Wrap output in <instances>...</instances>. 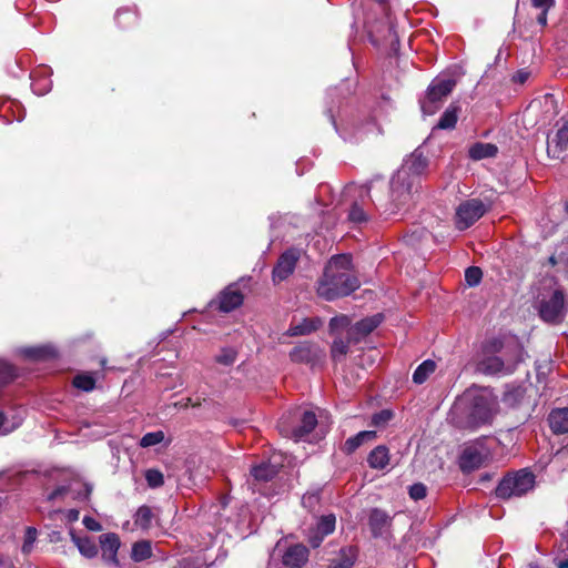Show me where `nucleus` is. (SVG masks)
Wrapping results in <instances>:
<instances>
[{
    "instance_id": "nucleus-3",
    "label": "nucleus",
    "mask_w": 568,
    "mask_h": 568,
    "mask_svg": "<svg viewBox=\"0 0 568 568\" xmlns=\"http://www.w3.org/2000/svg\"><path fill=\"white\" fill-rule=\"evenodd\" d=\"M493 402L483 395L464 397L456 403L450 412V419L462 429L475 430L491 422Z\"/></svg>"
},
{
    "instance_id": "nucleus-14",
    "label": "nucleus",
    "mask_w": 568,
    "mask_h": 568,
    "mask_svg": "<svg viewBox=\"0 0 568 568\" xmlns=\"http://www.w3.org/2000/svg\"><path fill=\"white\" fill-rule=\"evenodd\" d=\"M555 134L549 138L547 152L551 158L560 159L568 152V121L558 122Z\"/></svg>"
},
{
    "instance_id": "nucleus-19",
    "label": "nucleus",
    "mask_w": 568,
    "mask_h": 568,
    "mask_svg": "<svg viewBox=\"0 0 568 568\" xmlns=\"http://www.w3.org/2000/svg\"><path fill=\"white\" fill-rule=\"evenodd\" d=\"M243 303V294L235 286L226 287L219 297V307L223 312H231Z\"/></svg>"
},
{
    "instance_id": "nucleus-44",
    "label": "nucleus",
    "mask_w": 568,
    "mask_h": 568,
    "mask_svg": "<svg viewBox=\"0 0 568 568\" xmlns=\"http://www.w3.org/2000/svg\"><path fill=\"white\" fill-rule=\"evenodd\" d=\"M408 494L413 500L417 501V500L424 499L426 497L427 488L424 484L416 483L409 487Z\"/></svg>"
},
{
    "instance_id": "nucleus-47",
    "label": "nucleus",
    "mask_w": 568,
    "mask_h": 568,
    "mask_svg": "<svg viewBox=\"0 0 568 568\" xmlns=\"http://www.w3.org/2000/svg\"><path fill=\"white\" fill-rule=\"evenodd\" d=\"M349 318L346 315H341L333 317L329 322L331 328L335 329L337 327H346L349 325Z\"/></svg>"
},
{
    "instance_id": "nucleus-39",
    "label": "nucleus",
    "mask_w": 568,
    "mask_h": 568,
    "mask_svg": "<svg viewBox=\"0 0 568 568\" xmlns=\"http://www.w3.org/2000/svg\"><path fill=\"white\" fill-rule=\"evenodd\" d=\"M14 376V368L6 361L0 359V385L9 383Z\"/></svg>"
},
{
    "instance_id": "nucleus-52",
    "label": "nucleus",
    "mask_w": 568,
    "mask_h": 568,
    "mask_svg": "<svg viewBox=\"0 0 568 568\" xmlns=\"http://www.w3.org/2000/svg\"><path fill=\"white\" fill-rule=\"evenodd\" d=\"M123 14H129L132 18H134V14L131 13L129 10H119L118 13H116V19H120V17L123 16Z\"/></svg>"
},
{
    "instance_id": "nucleus-7",
    "label": "nucleus",
    "mask_w": 568,
    "mask_h": 568,
    "mask_svg": "<svg viewBox=\"0 0 568 568\" xmlns=\"http://www.w3.org/2000/svg\"><path fill=\"white\" fill-rule=\"evenodd\" d=\"M501 349V342L493 339L483 346L479 358L477 359V371L487 374H509L515 368V363L505 361L497 356L496 353Z\"/></svg>"
},
{
    "instance_id": "nucleus-17",
    "label": "nucleus",
    "mask_w": 568,
    "mask_h": 568,
    "mask_svg": "<svg viewBox=\"0 0 568 568\" xmlns=\"http://www.w3.org/2000/svg\"><path fill=\"white\" fill-rule=\"evenodd\" d=\"M392 518L378 508L372 509L368 525L374 537L384 536L390 527Z\"/></svg>"
},
{
    "instance_id": "nucleus-23",
    "label": "nucleus",
    "mask_w": 568,
    "mask_h": 568,
    "mask_svg": "<svg viewBox=\"0 0 568 568\" xmlns=\"http://www.w3.org/2000/svg\"><path fill=\"white\" fill-rule=\"evenodd\" d=\"M278 473V466L275 463L263 462L251 469V474L257 481H268Z\"/></svg>"
},
{
    "instance_id": "nucleus-24",
    "label": "nucleus",
    "mask_w": 568,
    "mask_h": 568,
    "mask_svg": "<svg viewBox=\"0 0 568 568\" xmlns=\"http://www.w3.org/2000/svg\"><path fill=\"white\" fill-rule=\"evenodd\" d=\"M497 152L498 149L495 144L478 142L469 148L468 154L470 159L479 161L483 159L494 158Z\"/></svg>"
},
{
    "instance_id": "nucleus-43",
    "label": "nucleus",
    "mask_w": 568,
    "mask_h": 568,
    "mask_svg": "<svg viewBox=\"0 0 568 568\" xmlns=\"http://www.w3.org/2000/svg\"><path fill=\"white\" fill-rule=\"evenodd\" d=\"M348 352V344L343 339L334 341L332 345V356L334 359L344 357Z\"/></svg>"
},
{
    "instance_id": "nucleus-56",
    "label": "nucleus",
    "mask_w": 568,
    "mask_h": 568,
    "mask_svg": "<svg viewBox=\"0 0 568 568\" xmlns=\"http://www.w3.org/2000/svg\"><path fill=\"white\" fill-rule=\"evenodd\" d=\"M565 210H566V212L568 213V201H567V202H566V204H565Z\"/></svg>"
},
{
    "instance_id": "nucleus-41",
    "label": "nucleus",
    "mask_w": 568,
    "mask_h": 568,
    "mask_svg": "<svg viewBox=\"0 0 568 568\" xmlns=\"http://www.w3.org/2000/svg\"><path fill=\"white\" fill-rule=\"evenodd\" d=\"M235 358L236 352L233 348H223L219 355H216V362L225 366L232 365Z\"/></svg>"
},
{
    "instance_id": "nucleus-13",
    "label": "nucleus",
    "mask_w": 568,
    "mask_h": 568,
    "mask_svg": "<svg viewBox=\"0 0 568 568\" xmlns=\"http://www.w3.org/2000/svg\"><path fill=\"white\" fill-rule=\"evenodd\" d=\"M336 517L333 514L318 518L316 526L308 529L307 540L313 548L320 547L323 539L335 530Z\"/></svg>"
},
{
    "instance_id": "nucleus-10",
    "label": "nucleus",
    "mask_w": 568,
    "mask_h": 568,
    "mask_svg": "<svg viewBox=\"0 0 568 568\" xmlns=\"http://www.w3.org/2000/svg\"><path fill=\"white\" fill-rule=\"evenodd\" d=\"M371 189L366 185H349L346 189L347 195L358 196L359 201H354L351 206L348 219L353 223H363L368 220L367 201L369 197Z\"/></svg>"
},
{
    "instance_id": "nucleus-46",
    "label": "nucleus",
    "mask_w": 568,
    "mask_h": 568,
    "mask_svg": "<svg viewBox=\"0 0 568 568\" xmlns=\"http://www.w3.org/2000/svg\"><path fill=\"white\" fill-rule=\"evenodd\" d=\"M555 0H531V6L540 11H549L555 6Z\"/></svg>"
},
{
    "instance_id": "nucleus-42",
    "label": "nucleus",
    "mask_w": 568,
    "mask_h": 568,
    "mask_svg": "<svg viewBox=\"0 0 568 568\" xmlns=\"http://www.w3.org/2000/svg\"><path fill=\"white\" fill-rule=\"evenodd\" d=\"M393 418V412L389 409L381 410L372 418V424L376 427H384Z\"/></svg>"
},
{
    "instance_id": "nucleus-55",
    "label": "nucleus",
    "mask_w": 568,
    "mask_h": 568,
    "mask_svg": "<svg viewBox=\"0 0 568 568\" xmlns=\"http://www.w3.org/2000/svg\"><path fill=\"white\" fill-rule=\"evenodd\" d=\"M529 568H540V567L536 564H530Z\"/></svg>"
},
{
    "instance_id": "nucleus-28",
    "label": "nucleus",
    "mask_w": 568,
    "mask_h": 568,
    "mask_svg": "<svg viewBox=\"0 0 568 568\" xmlns=\"http://www.w3.org/2000/svg\"><path fill=\"white\" fill-rule=\"evenodd\" d=\"M554 560L558 568H568V529L561 534L560 540L556 544Z\"/></svg>"
},
{
    "instance_id": "nucleus-34",
    "label": "nucleus",
    "mask_w": 568,
    "mask_h": 568,
    "mask_svg": "<svg viewBox=\"0 0 568 568\" xmlns=\"http://www.w3.org/2000/svg\"><path fill=\"white\" fill-rule=\"evenodd\" d=\"M153 514L150 507L141 506L134 515V524L142 529L151 526Z\"/></svg>"
},
{
    "instance_id": "nucleus-21",
    "label": "nucleus",
    "mask_w": 568,
    "mask_h": 568,
    "mask_svg": "<svg viewBox=\"0 0 568 568\" xmlns=\"http://www.w3.org/2000/svg\"><path fill=\"white\" fill-rule=\"evenodd\" d=\"M549 426L556 434L568 433V408L554 409L548 417Z\"/></svg>"
},
{
    "instance_id": "nucleus-33",
    "label": "nucleus",
    "mask_w": 568,
    "mask_h": 568,
    "mask_svg": "<svg viewBox=\"0 0 568 568\" xmlns=\"http://www.w3.org/2000/svg\"><path fill=\"white\" fill-rule=\"evenodd\" d=\"M436 369V364L434 361L427 359L424 361L414 372L413 381L416 384H423L430 374H433Z\"/></svg>"
},
{
    "instance_id": "nucleus-11",
    "label": "nucleus",
    "mask_w": 568,
    "mask_h": 568,
    "mask_svg": "<svg viewBox=\"0 0 568 568\" xmlns=\"http://www.w3.org/2000/svg\"><path fill=\"white\" fill-rule=\"evenodd\" d=\"M301 255L302 251L295 247L281 254L272 272V280L275 284L285 281L293 274Z\"/></svg>"
},
{
    "instance_id": "nucleus-48",
    "label": "nucleus",
    "mask_w": 568,
    "mask_h": 568,
    "mask_svg": "<svg viewBox=\"0 0 568 568\" xmlns=\"http://www.w3.org/2000/svg\"><path fill=\"white\" fill-rule=\"evenodd\" d=\"M83 525L85 526L87 529L92 531H100L102 529L100 523L88 516L83 518Z\"/></svg>"
},
{
    "instance_id": "nucleus-45",
    "label": "nucleus",
    "mask_w": 568,
    "mask_h": 568,
    "mask_svg": "<svg viewBox=\"0 0 568 568\" xmlns=\"http://www.w3.org/2000/svg\"><path fill=\"white\" fill-rule=\"evenodd\" d=\"M310 354V351L306 346H298L295 347L291 353L290 356L295 362H303L307 359Z\"/></svg>"
},
{
    "instance_id": "nucleus-6",
    "label": "nucleus",
    "mask_w": 568,
    "mask_h": 568,
    "mask_svg": "<svg viewBox=\"0 0 568 568\" xmlns=\"http://www.w3.org/2000/svg\"><path fill=\"white\" fill-rule=\"evenodd\" d=\"M535 475L528 469H520L505 476L496 488V495L503 499L521 497L535 487Z\"/></svg>"
},
{
    "instance_id": "nucleus-2",
    "label": "nucleus",
    "mask_w": 568,
    "mask_h": 568,
    "mask_svg": "<svg viewBox=\"0 0 568 568\" xmlns=\"http://www.w3.org/2000/svg\"><path fill=\"white\" fill-rule=\"evenodd\" d=\"M359 286L353 274L352 257L348 254L333 256L318 282L317 293L327 301L346 296Z\"/></svg>"
},
{
    "instance_id": "nucleus-16",
    "label": "nucleus",
    "mask_w": 568,
    "mask_h": 568,
    "mask_svg": "<svg viewBox=\"0 0 568 568\" xmlns=\"http://www.w3.org/2000/svg\"><path fill=\"white\" fill-rule=\"evenodd\" d=\"M100 544L102 549V558L110 564L118 565V550L120 547V539L116 534L109 532L100 536Z\"/></svg>"
},
{
    "instance_id": "nucleus-26",
    "label": "nucleus",
    "mask_w": 568,
    "mask_h": 568,
    "mask_svg": "<svg viewBox=\"0 0 568 568\" xmlns=\"http://www.w3.org/2000/svg\"><path fill=\"white\" fill-rule=\"evenodd\" d=\"M367 462L372 468H385L389 463L388 449L385 446H377L368 455Z\"/></svg>"
},
{
    "instance_id": "nucleus-40",
    "label": "nucleus",
    "mask_w": 568,
    "mask_h": 568,
    "mask_svg": "<svg viewBox=\"0 0 568 568\" xmlns=\"http://www.w3.org/2000/svg\"><path fill=\"white\" fill-rule=\"evenodd\" d=\"M483 277V272L479 267L471 266L465 272V281L469 286H476L479 284Z\"/></svg>"
},
{
    "instance_id": "nucleus-8",
    "label": "nucleus",
    "mask_w": 568,
    "mask_h": 568,
    "mask_svg": "<svg viewBox=\"0 0 568 568\" xmlns=\"http://www.w3.org/2000/svg\"><path fill=\"white\" fill-rule=\"evenodd\" d=\"M456 81L450 78H436L428 87L427 94L422 102V110L425 114H434L440 106L443 100L450 94Z\"/></svg>"
},
{
    "instance_id": "nucleus-35",
    "label": "nucleus",
    "mask_w": 568,
    "mask_h": 568,
    "mask_svg": "<svg viewBox=\"0 0 568 568\" xmlns=\"http://www.w3.org/2000/svg\"><path fill=\"white\" fill-rule=\"evenodd\" d=\"M165 438V435L162 430H156L152 433H146L140 439V446L143 448L152 447L158 444H161Z\"/></svg>"
},
{
    "instance_id": "nucleus-54",
    "label": "nucleus",
    "mask_w": 568,
    "mask_h": 568,
    "mask_svg": "<svg viewBox=\"0 0 568 568\" xmlns=\"http://www.w3.org/2000/svg\"><path fill=\"white\" fill-rule=\"evenodd\" d=\"M51 540H54V541L60 540V532L53 531L51 535Z\"/></svg>"
},
{
    "instance_id": "nucleus-18",
    "label": "nucleus",
    "mask_w": 568,
    "mask_h": 568,
    "mask_svg": "<svg viewBox=\"0 0 568 568\" xmlns=\"http://www.w3.org/2000/svg\"><path fill=\"white\" fill-rule=\"evenodd\" d=\"M383 321L382 314H376L371 317L357 322L349 331V336L359 341L362 337L373 332Z\"/></svg>"
},
{
    "instance_id": "nucleus-15",
    "label": "nucleus",
    "mask_w": 568,
    "mask_h": 568,
    "mask_svg": "<svg viewBox=\"0 0 568 568\" xmlns=\"http://www.w3.org/2000/svg\"><path fill=\"white\" fill-rule=\"evenodd\" d=\"M308 560V549L296 544L290 546L283 554V564L288 568H302Z\"/></svg>"
},
{
    "instance_id": "nucleus-5",
    "label": "nucleus",
    "mask_w": 568,
    "mask_h": 568,
    "mask_svg": "<svg viewBox=\"0 0 568 568\" xmlns=\"http://www.w3.org/2000/svg\"><path fill=\"white\" fill-rule=\"evenodd\" d=\"M536 308L540 318L549 324H559L566 315L565 295L559 290L547 291L536 301Z\"/></svg>"
},
{
    "instance_id": "nucleus-32",
    "label": "nucleus",
    "mask_w": 568,
    "mask_h": 568,
    "mask_svg": "<svg viewBox=\"0 0 568 568\" xmlns=\"http://www.w3.org/2000/svg\"><path fill=\"white\" fill-rule=\"evenodd\" d=\"M152 556V546L149 540L136 541L132 546L131 558L139 562Z\"/></svg>"
},
{
    "instance_id": "nucleus-29",
    "label": "nucleus",
    "mask_w": 568,
    "mask_h": 568,
    "mask_svg": "<svg viewBox=\"0 0 568 568\" xmlns=\"http://www.w3.org/2000/svg\"><path fill=\"white\" fill-rule=\"evenodd\" d=\"M376 437L375 430H363L353 437H349L345 444L344 449L348 454L355 452L364 442L373 440Z\"/></svg>"
},
{
    "instance_id": "nucleus-9",
    "label": "nucleus",
    "mask_w": 568,
    "mask_h": 568,
    "mask_svg": "<svg viewBox=\"0 0 568 568\" xmlns=\"http://www.w3.org/2000/svg\"><path fill=\"white\" fill-rule=\"evenodd\" d=\"M487 211L486 205L478 199L460 203L456 210L455 222L458 230H466L479 220Z\"/></svg>"
},
{
    "instance_id": "nucleus-4",
    "label": "nucleus",
    "mask_w": 568,
    "mask_h": 568,
    "mask_svg": "<svg viewBox=\"0 0 568 568\" xmlns=\"http://www.w3.org/2000/svg\"><path fill=\"white\" fill-rule=\"evenodd\" d=\"M316 425L317 418L313 412L296 408L281 417L277 428L282 436L298 442L305 439Z\"/></svg>"
},
{
    "instance_id": "nucleus-12",
    "label": "nucleus",
    "mask_w": 568,
    "mask_h": 568,
    "mask_svg": "<svg viewBox=\"0 0 568 568\" xmlns=\"http://www.w3.org/2000/svg\"><path fill=\"white\" fill-rule=\"evenodd\" d=\"M489 455V449L481 443H476L464 448L459 457V467L469 473L483 466Z\"/></svg>"
},
{
    "instance_id": "nucleus-50",
    "label": "nucleus",
    "mask_w": 568,
    "mask_h": 568,
    "mask_svg": "<svg viewBox=\"0 0 568 568\" xmlns=\"http://www.w3.org/2000/svg\"><path fill=\"white\" fill-rule=\"evenodd\" d=\"M547 14H548V11L542 10V11H540V13L537 17V22L542 27L547 26Z\"/></svg>"
},
{
    "instance_id": "nucleus-36",
    "label": "nucleus",
    "mask_w": 568,
    "mask_h": 568,
    "mask_svg": "<svg viewBox=\"0 0 568 568\" xmlns=\"http://www.w3.org/2000/svg\"><path fill=\"white\" fill-rule=\"evenodd\" d=\"M38 537V531L34 527H27L23 538L21 551L29 555L33 550L34 542Z\"/></svg>"
},
{
    "instance_id": "nucleus-20",
    "label": "nucleus",
    "mask_w": 568,
    "mask_h": 568,
    "mask_svg": "<svg viewBox=\"0 0 568 568\" xmlns=\"http://www.w3.org/2000/svg\"><path fill=\"white\" fill-rule=\"evenodd\" d=\"M20 353L28 359L40 362L54 358L58 355V351L52 345H40L32 347H24L20 349Z\"/></svg>"
},
{
    "instance_id": "nucleus-38",
    "label": "nucleus",
    "mask_w": 568,
    "mask_h": 568,
    "mask_svg": "<svg viewBox=\"0 0 568 568\" xmlns=\"http://www.w3.org/2000/svg\"><path fill=\"white\" fill-rule=\"evenodd\" d=\"M145 480L151 488L161 487L164 484L163 474L154 468L148 469L145 471Z\"/></svg>"
},
{
    "instance_id": "nucleus-25",
    "label": "nucleus",
    "mask_w": 568,
    "mask_h": 568,
    "mask_svg": "<svg viewBox=\"0 0 568 568\" xmlns=\"http://www.w3.org/2000/svg\"><path fill=\"white\" fill-rule=\"evenodd\" d=\"M320 325V320L304 318L302 322L297 324H292L291 327L287 329L286 334L288 336L306 335L314 332Z\"/></svg>"
},
{
    "instance_id": "nucleus-31",
    "label": "nucleus",
    "mask_w": 568,
    "mask_h": 568,
    "mask_svg": "<svg viewBox=\"0 0 568 568\" xmlns=\"http://www.w3.org/2000/svg\"><path fill=\"white\" fill-rule=\"evenodd\" d=\"M22 419V410L16 413L11 419L8 418L2 412H0V435L13 432L21 425Z\"/></svg>"
},
{
    "instance_id": "nucleus-30",
    "label": "nucleus",
    "mask_w": 568,
    "mask_h": 568,
    "mask_svg": "<svg viewBox=\"0 0 568 568\" xmlns=\"http://www.w3.org/2000/svg\"><path fill=\"white\" fill-rule=\"evenodd\" d=\"M459 108L455 104H450L440 116L437 128L442 130L454 129L458 119Z\"/></svg>"
},
{
    "instance_id": "nucleus-37",
    "label": "nucleus",
    "mask_w": 568,
    "mask_h": 568,
    "mask_svg": "<svg viewBox=\"0 0 568 568\" xmlns=\"http://www.w3.org/2000/svg\"><path fill=\"white\" fill-rule=\"evenodd\" d=\"M73 385L79 389L90 392L94 388L95 381L91 375L81 374L74 377Z\"/></svg>"
},
{
    "instance_id": "nucleus-51",
    "label": "nucleus",
    "mask_w": 568,
    "mask_h": 568,
    "mask_svg": "<svg viewBox=\"0 0 568 568\" xmlns=\"http://www.w3.org/2000/svg\"><path fill=\"white\" fill-rule=\"evenodd\" d=\"M63 491H64L63 488H59V489L54 490L52 494L49 495V499H54L55 497L61 495Z\"/></svg>"
},
{
    "instance_id": "nucleus-1",
    "label": "nucleus",
    "mask_w": 568,
    "mask_h": 568,
    "mask_svg": "<svg viewBox=\"0 0 568 568\" xmlns=\"http://www.w3.org/2000/svg\"><path fill=\"white\" fill-rule=\"evenodd\" d=\"M426 168L427 160L418 150L404 160V163L390 180L389 207L387 209L390 214L413 200L419 178Z\"/></svg>"
},
{
    "instance_id": "nucleus-57",
    "label": "nucleus",
    "mask_w": 568,
    "mask_h": 568,
    "mask_svg": "<svg viewBox=\"0 0 568 568\" xmlns=\"http://www.w3.org/2000/svg\"><path fill=\"white\" fill-rule=\"evenodd\" d=\"M34 92H37V93H38V94H40V95H43V93H44V92H42V91H41V92H38L36 88H34Z\"/></svg>"
},
{
    "instance_id": "nucleus-27",
    "label": "nucleus",
    "mask_w": 568,
    "mask_h": 568,
    "mask_svg": "<svg viewBox=\"0 0 568 568\" xmlns=\"http://www.w3.org/2000/svg\"><path fill=\"white\" fill-rule=\"evenodd\" d=\"M71 539L78 547L80 554L87 558H93L98 555V548L94 541L88 537H78L72 530L70 531Z\"/></svg>"
},
{
    "instance_id": "nucleus-22",
    "label": "nucleus",
    "mask_w": 568,
    "mask_h": 568,
    "mask_svg": "<svg viewBox=\"0 0 568 568\" xmlns=\"http://www.w3.org/2000/svg\"><path fill=\"white\" fill-rule=\"evenodd\" d=\"M357 548H342L337 558L333 559L328 568H352L357 558Z\"/></svg>"
},
{
    "instance_id": "nucleus-49",
    "label": "nucleus",
    "mask_w": 568,
    "mask_h": 568,
    "mask_svg": "<svg viewBox=\"0 0 568 568\" xmlns=\"http://www.w3.org/2000/svg\"><path fill=\"white\" fill-rule=\"evenodd\" d=\"M528 75L529 73L526 72V71H519L516 73V75L514 77V80L518 83H525L526 80L528 79Z\"/></svg>"
},
{
    "instance_id": "nucleus-53",
    "label": "nucleus",
    "mask_w": 568,
    "mask_h": 568,
    "mask_svg": "<svg viewBox=\"0 0 568 568\" xmlns=\"http://www.w3.org/2000/svg\"><path fill=\"white\" fill-rule=\"evenodd\" d=\"M69 517H70L71 520H77L78 517H79V511L78 510H71Z\"/></svg>"
}]
</instances>
